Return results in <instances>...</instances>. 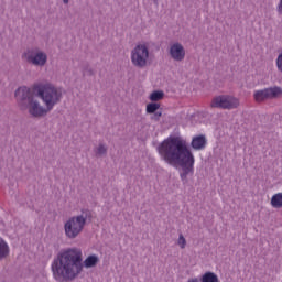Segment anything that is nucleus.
Listing matches in <instances>:
<instances>
[{"label":"nucleus","mask_w":282,"mask_h":282,"mask_svg":"<svg viewBox=\"0 0 282 282\" xmlns=\"http://www.w3.org/2000/svg\"><path fill=\"white\" fill-rule=\"evenodd\" d=\"M272 208H282V193L274 194L271 197Z\"/></svg>","instance_id":"obj_13"},{"label":"nucleus","mask_w":282,"mask_h":282,"mask_svg":"<svg viewBox=\"0 0 282 282\" xmlns=\"http://www.w3.org/2000/svg\"><path fill=\"white\" fill-rule=\"evenodd\" d=\"M24 58H26L28 63H32V65L43 66L47 63V55L43 52H37L36 50L26 51L24 53Z\"/></svg>","instance_id":"obj_8"},{"label":"nucleus","mask_w":282,"mask_h":282,"mask_svg":"<svg viewBox=\"0 0 282 282\" xmlns=\"http://www.w3.org/2000/svg\"><path fill=\"white\" fill-rule=\"evenodd\" d=\"M97 264H98V256L96 254L88 256L84 261L85 268H95V265Z\"/></svg>","instance_id":"obj_12"},{"label":"nucleus","mask_w":282,"mask_h":282,"mask_svg":"<svg viewBox=\"0 0 282 282\" xmlns=\"http://www.w3.org/2000/svg\"><path fill=\"white\" fill-rule=\"evenodd\" d=\"M206 135L199 134L192 139V148L195 149V151H202V149H206Z\"/></svg>","instance_id":"obj_10"},{"label":"nucleus","mask_w":282,"mask_h":282,"mask_svg":"<svg viewBox=\"0 0 282 282\" xmlns=\"http://www.w3.org/2000/svg\"><path fill=\"white\" fill-rule=\"evenodd\" d=\"M200 282H219V278L213 272H206L203 274Z\"/></svg>","instance_id":"obj_14"},{"label":"nucleus","mask_w":282,"mask_h":282,"mask_svg":"<svg viewBox=\"0 0 282 282\" xmlns=\"http://www.w3.org/2000/svg\"><path fill=\"white\" fill-rule=\"evenodd\" d=\"M64 1V3H69V0H63Z\"/></svg>","instance_id":"obj_22"},{"label":"nucleus","mask_w":282,"mask_h":282,"mask_svg":"<svg viewBox=\"0 0 282 282\" xmlns=\"http://www.w3.org/2000/svg\"><path fill=\"white\" fill-rule=\"evenodd\" d=\"M160 109V104H148L147 113H155Z\"/></svg>","instance_id":"obj_16"},{"label":"nucleus","mask_w":282,"mask_h":282,"mask_svg":"<svg viewBox=\"0 0 282 282\" xmlns=\"http://www.w3.org/2000/svg\"><path fill=\"white\" fill-rule=\"evenodd\" d=\"M170 54L174 61H184L186 51H184V46H182V44L175 43L171 46Z\"/></svg>","instance_id":"obj_9"},{"label":"nucleus","mask_w":282,"mask_h":282,"mask_svg":"<svg viewBox=\"0 0 282 282\" xmlns=\"http://www.w3.org/2000/svg\"><path fill=\"white\" fill-rule=\"evenodd\" d=\"M162 98H164V93L163 91H153L150 95V100L152 102H158V100H162Z\"/></svg>","instance_id":"obj_15"},{"label":"nucleus","mask_w":282,"mask_h":282,"mask_svg":"<svg viewBox=\"0 0 282 282\" xmlns=\"http://www.w3.org/2000/svg\"><path fill=\"white\" fill-rule=\"evenodd\" d=\"M278 12L282 14V0H280V3L278 4Z\"/></svg>","instance_id":"obj_20"},{"label":"nucleus","mask_w":282,"mask_h":282,"mask_svg":"<svg viewBox=\"0 0 282 282\" xmlns=\"http://www.w3.org/2000/svg\"><path fill=\"white\" fill-rule=\"evenodd\" d=\"M10 254V247H8V243L0 238V259H6Z\"/></svg>","instance_id":"obj_11"},{"label":"nucleus","mask_w":282,"mask_h":282,"mask_svg":"<svg viewBox=\"0 0 282 282\" xmlns=\"http://www.w3.org/2000/svg\"><path fill=\"white\" fill-rule=\"evenodd\" d=\"M177 245L180 246V248H182L184 250V248H186V238H184V235H180L178 236V240H177Z\"/></svg>","instance_id":"obj_17"},{"label":"nucleus","mask_w":282,"mask_h":282,"mask_svg":"<svg viewBox=\"0 0 282 282\" xmlns=\"http://www.w3.org/2000/svg\"><path fill=\"white\" fill-rule=\"evenodd\" d=\"M96 153H97V155H105V153H107V148H105V145L100 144V145L97 148Z\"/></svg>","instance_id":"obj_18"},{"label":"nucleus","mask_w":282,"mask_h":282,"mask_svg":"<svg viewBox=\"0 0 282 282\" xmlns=\"http://www.w3.org/2000/svg\"><path fill=\"white\" fill-rule=\"evenodd\" d=\"M159 154L167 164L182 167L181 180L186 182L188 175H193L195 156L189 151L186 140L181 137H169L158 147Z\"/></svg>","instance_id":"obj_2"},{"label":"nucleus","mask_w":282,"mask_h":282,"mask_svg":"<svg viewBox=\"0 0 282 282\" xmlns=\"http://www.w3.org/2000/svg\"><path fill=\"white\" fill-rule=\"evenodd\" d=\"M85 224H87V217L83 215L69 218L64 225L66 237L68 239H76L83 232Z\"/></svg>","instance_id":"obj_4"},{"label":"nucleus","mask_w":282,"mask_h":282,"mask_svg":"<svg viewBox=\"0 0 282 282\" xmlns=\"http://www.w3.org/2000/svg\"><path fill=\"white\" fill-rule=\"evenodd\" d=\"M238 106L239 99L228 95L215 97L212 101V107L218 109H237Z\"/></svg>","instance_id":"obj_6"},{"label":"nucleus","mask_w":282,"mask_h":282,"mask_svg":"<svg viewBox=\"0 0 282 282\" xmlns=\"http://www.w3.org/2000/svg\"><path fill=\"white\" fill-rule=\"evenodd\" d=\"M34 94L43 100L46 109L34 99ZM15 98L21 107H28L29 113L33 116V118H41V116H45L47 111H52L54 105L61 102L63 93L50 83L35 84L33 86V94L30 88L23 86L15 90Z\"/></svg>","instance_id":"obj_1"},{"label":"nucleus","mask_w":282,"mask_h":282,"mask_svg":"<svg viewBox=\"0 0 282 282\" xmlns=\"http://www.w3.org/2000/svg\"><path fill=\"white\" fill-rule=\"evenodd\" d=\"M149 62V46L147 44L137 45L131 52V63L134 67H147Z\"/></svg>","instance_id":"obj_5"},{"label":"nucleus","mask_w":282,"mask_h":282,"mask_svg":"<svg viewBox=\"0 0 282 282\" xmlns=\"http://www.w3.org/2000/svg\"><path fill=\"white\" fill-rule=\"evenodd\" d=\"M187 282H199L197 278L189 279Z\"/></svg>","instance_id":"obj_21"},{"label":"nucleus","mask_w":282,"mask_h":282,"mask_svg":"<svg viewBox=\"0 0 282 282\" xmlns=\"http://www.w3.org/2000/svg\"><path fill=\"white\" fill-rule=\"evenodd\" d=\"M276 67L280 72H282V53L276 58Z\"/></svg>","instance_id":"obj_19"},{"label":"nucleus","mask_w":282,"mask_h":282,"mask_svg":"<svg viewBox=\"0 0 282 282\" xmlns=\"http://www.w3.org/2000/svg\"><path fill=\"white\" fill-rule=\"evenodd\" d=\"M254 100L256 102H263V100H270L272 98H279L282 96L281 87H270L267 89L258 90L254 93Z\"/></svg>","instance_id":"obj_7"},{"label":"nucleus","mask_w":282,"mask_h":282,"mask_svg":"<svg viewBox=\"0 0 282 282\" xmlns=\"http://www.w3.org/2000/svg\"><path fill=\"white\" fill-rule=\"evenodd\" d=\"M83 251L80 249H68L62 252L52 264L54 279L58 282L74 281V278L83 272Z\"/></svg>","instance_id":"obj_3"}]
</instances>
